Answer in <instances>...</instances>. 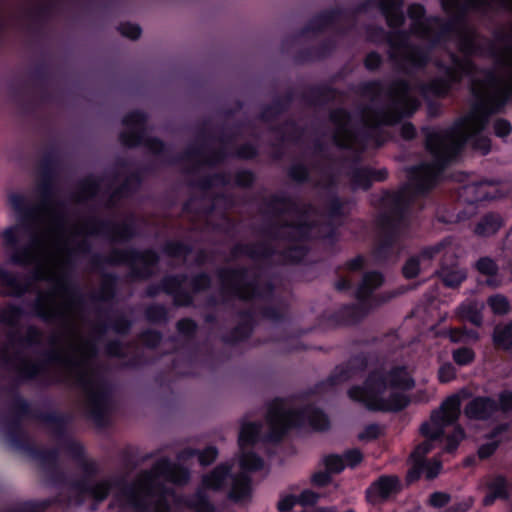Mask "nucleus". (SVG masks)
<instances>
[{
    "instance_id": "e2e57ef3",
    "label": "nucleus",
    "mask_w": 512,
    "mask_h": 512,
    "mask_svg": "<svg viewBox=\"0 0 512 512\" xmlns=\"http://www.w3.org/2000/svg\"><path fill=\"white\" fill-rule=\"evenodd\" d=\"M458 315L474 326L480 327L483 323L482 309L476 302L462 303L458 308Z\"/></svg>"
},
{
    "instance_id": "c9c22d12",
    "label": "nucleus",
    "mask_w": 512,
    "mask_h": 512,
    "mask_svg": "<svg viewBox=\"0 0 512 512\" xmlns=\"http://www.w3.org/2000/svg\"><path fill=\"white\" fill-rule=\"evenodd\" d=\"M497 412V401L490 396H476L464 407V414L470 420L487 421Z\"/></svg>"
},
{
    "instance_id": "ea45409f",
    "label": "nucleus",
    "mask_w": 512,
    "mask_h": 512,
    "mask_svg": "<svg viewBox=\"0 0 512 512\" xmlns=\"http://www.w3.org/2000/svg\"><path fill=\"white\" fill-rule=\"evenodd\" d=\"M324 188L328 191L324 203V211L328 221L335 222L336 220L344 218L346 216L345 205L347 204V200L337 194L335 190L336 182L332 176L329 177Z\"/></svg>"
},
{
    "instance_id": "1a4fd4ad",
    "label": "nucleus",
    "mask_w": 512,
    "mask_h": 512,
    "mask_svg": "<svg viewBox=\"0 0 512 512\" xmlns=\"http://www.w3.org/2000/svg\"><path fill=\"white\" fill-rule=\"evenodd\" d=\"M424 145L439 170H444L469 144V133L465 129L454 130V123L444 132L429 126L421 128Z\"/></svg>"
},
{
    "instance_id": "9d476101",
    "label": "nucleus",
    "mask_w": 512,
    "mask_h": 512,
    "mask_svg": "<svg viewBox=\"0 0 512 512\" xmlns=\"http://www.w3.org/2000/svg\"><path fill=\"white\" fill-rule=\"evenodd\" d=\"M70 451L73 452L72 456L76 461V466L82 473V478L73 485V492L78 497V499L75 500L77 504H81L85 497H92L98 502L102 501L108 496L113 486L121 484L122 480L114 476L106 477L95 482L94 478L100 472L99 463L87 458L83 454V450Z\"/></svg>"
},
{
    "instance_id": "393cba45",
    "label": "nucleus",
    "mask_w": 512,
    "mask_h": 512,
    "mask_svg": "<svg viewBox=\"0 0 512 512\" xmlns=\"http://www.w3.org/2000/svg\"><path fill=\"white\" fill-rule=\"evenodd\" d=\"M452 65L442 61L436 63V67L444 72L441 78L445 79L449 89L452 91L454 85L459 84L464 76L471 75L476 70V64L470 58H460L455 53L450 54Z\"/></svg>"
},
{
    "instance_id": "2eb2a0df",
    "label": "nucleus",
    "mask_w": 512,
    "mask_h": 512,
    "mask_svg": "<svg viewBox=\"0 0 512 512\" xmlns=\"http://www.w3.org/2000/svg\"><path fill=\"white\" fill-rule=\"evenodd\" d=\"M60 158L57 150L51 148L44 153L39 161V178L36 185V192L41 203L45 206L52 204L56 194V178Z\"/></svg>"
},
{
    "instance_id": "13d9d810",
    "label": "nucleus",
    "mask_w": 512,
    "mask_h": 512,
    "mask_svg": "<svg viewBox=\"0 0 512 512\" xmlns=\"http://www.w3.org/2000/svg\"><path fill=\"white\" fill-rule=\"evenodd\" d=\"M271 131L279 134L281 141H296L303 134V129L294 119H287L282 124L273 126Z\"/></svg>"
},
{
    "instance_id": "58836bf2",
    "label": "nucleus",
    "mask_w": 512,
    "mask_h": 512,
    "mask_svg": "<svg viewBox=\"0 0 512 512\" xmlns=\"http://www.w3.org/2000/svg\"><path fill=\"white\" fill-rule=\"evenodd\" d=\"M338 94V89L329 84H316L301 93L300 99L310 107H321L333 102Z\"/></svg>"
},
{
    "instance_id": "5fc2aeb1",
    "label": "nucleus",
    "mask_w": 512,
    "mask_h": 512,
    "mask_svg": "<svg viewBox=\"0 0 512 512\" xmlns=\"http://www.w3.org/2000/svg\"><path fill=\"white\" fill-rule=\"evenodd\" d=\"M37 421L47 425L56 435H63L66 431L67 417L58 411L44 412L40 410Z\"/></svg>"
},
{
    "instance_id": "39448f33",
    "label": "nucleus",
    "mask_w": 512,
    "mask_h": 512,
    "mask_svg": "<svg viewBox=\"0 0 512 512\" xmlns=\"http://www.w3.org/2000/svg\"><path fill=\"white\" fill-rule=\"evenodd\" d=\"M383 212L377 218L381 238L372 250L379 262L387 261L400 237L401 228L408 225L411 198L406 189L385 190L380 199Z\"/></svg>"
},
{
    "instance_id": "412c9836",
    "label": "nucleus",
    "mask_w": 512,
    "mask_h": 512,
    "mask_svg": "<svg viewBox=\"0 0 512 512\" xmlns=\"http://www.w3.org/2000/svg\"><path fill=\"white\" fill-rule=\"evenodd\" d=\"M403 0H364L354 9L356 14L367 13L372 8H378L385 17L389 28H399L405 24L406 16L403 11Z\"/></svg>"
},
{
    "instance_id": "a211bd4d",
    "label": "nucleus",
    "mask_w": 512,
    "mask_h": 512,
    "mask_svg": "<svg viewBox=\"0 0 512 512\" xmlns=\"http://www.w3.org/2000/svg\"><path fill=\"white\" fill-rule=\"evenodd\" d=\"M404 391H392L388 397L384 394L375 395L372 392H361L359 399H351L354 402L363 404L369 411L398 413L405 410L411 403Z\"/></svg>"
},
{
    "instance_id": "3c124183",
    "label": "nucleus",
    "mask_w": 512,
    "mask_h": 512,
    "mask_svg": "<svg viewBox=\"0 0 512 512\" xmlns=\"http://www.w3.org/2000/svg\"><path fill=\"white\" fill-rule=\"evenodd\" d=\"M133 322L123 313L117 314L109 323H99L95 329L98 338L105 335L108 329L113 330L116 334L125 336L128 335Z\"/></svg>"
},
{
    "instance_id": "7ed1b4c3",
    "label": "nucleus",
    "mask_w": 512,
    "mask_h": 512,
    "mask_svg": "<svg viewBox=\"0 0 512 512\" xmlns=\"http://www.w3.org/2000/svg\"><path fill=\"white\" fill-rule=\"evenodd\" d=\"M189 480V471L161 458L150 470L143 471L124 489L126 506L123 512H170L166 483L183 485Z\"/></svg>"
},
{
    "instance_id": "6e6d98bb",
    "label": "nucleus",
    "mask_w": 512,
    "mask_h": 512,
    "mask_svg": "<svg viewBox=\"0 0 512 512\" xmlns=\"http://www.w3.org/2000/svg\"><path fill=\"white\" fill-rule=\"evenodd\" d=\"M494 346L512 355V321L503 326H496L492 333Z\"/></svg>"
},
{
    "instance_id": "473e14b6",
    "label": "nucleus",
    "mask_w": 512,
    "mask_h": 512,
    "mask_svg": "<svg viewBox=\"0 0 512 512\" xmlns=\"http://www.w3.org/2000/svg\"><path fill=\"white\" fill-rule=\"evenodd\" d=\"M365 316L363 307L359 304H345L338 310L324 315L327 325L332 328L349 326L359 323Z\"/></svg>"
},
{
    "instance_id": "49530a36",
    "label": "nucleus",
    "mask_w": 512,
    "mask_h": 512,
    "mask_svg": "<svg viewBox=\"0 0 512 512\" xmlns=\"http://www.w3.org/2000/svg\"><path fill=\"white\" fill-rule=\"evenodd\" d=\"M118 282L119 277L117 274L112 272L103 273L99 290L91 294V300L96 302L112 301L117 295Z\"/></svg>"
},
{
    "instance_id": "cd10ccee",
    "label": "nucleus",
    "mask_w": 512,
    "mask_h": 512,
    "mask_svg": "<svg viewBox=\"0 0 512 512\" xmlns=\"http://www.w3.org/2000/svg\"><path fill=\"white\" fill-rule=\"evenodd\" d=\"M507 479L502 475H487L483 477L477 486V490L485 493L484 506H491L496 500H505L509 496Z\"/></svg>"
},
{
    "instance_id": "4468645a",
    "label": "nucleus",
    "mask_w": 512,
    "mask_h": 512,
    "mask_svg": "<svg viewBox=\"0 0 512 512\" xmlns=\"http://www.w3.org/2000/svg\"><path fill=\"white\" fill-rule=\"evenodd\" d=\"M8 392L13 399L9 409L11 417L7 420L5 427L7 435L14 441V448H42L17 440L22 433V421L26 418L37 421L40 410L33 408L30 402L20 395L17 388H9Z\"/></svg>"
},
{
    "instance_id": "2f4dec72",
    "label": "nucleus",
    "mask_w": 512,
    "mask_h": 512,
    "mask_svg": "<svg viewBox=\"0 0 512 512\" xmlns=\"http://www.w3.org/2000/svg\"><path fill=\"white\" fill-rule=\"evenodd\" d=\"M393 32H387L382 26L367 25L365 28L367 40L371 43H387L390 47L406 45L409 40L408 31L399 28H392Z\"/></svg>"
},
{
    "instance_id": "de8ad7c7",
    "label": "nucleus",
    "mask_w": 512,
    "mask_h": 512,
    "mask_svg": "<svg viewBox=\"0 0 512 512\" xmlns=\"http://www.w3.org/2000/svg\"><path fill=\"white\" fill-rule=\"evenodd\" d=\"M427 20L430 21V24L433 23L439 26L436 32H433L430 28L428 33L423 32L421 34L423 37L429 40L431 48H434L440 45L442 42H445L452 33L456 32L452 26V23H450L448 20L444 21L439 16H429Z\"/></svg>"
},
{
    "instance_id": "69168bd1",
    "label": "nucleus",
    "mask_w": 512,
    "mask_h": 512,
    "mask_svg": "<svg viewBox=\"0 0 512 512\" xmlns=\"http://www.w3.org/2000/svg\"><path fill=\"white\" fill-rule=\"evenodd\" d=\"M144 317L150 324H166L169 321V311L164 304L153 303L145 308Z\"/></svg>"
},
{
    "instance_id": "c03bdc74",
    "label": "nucleus",
    "mask_w": 512,
    "mask_h": 512,
    "mask_svg": "<svg viewBox=\"0 0 512 512\" xmlns=\"http://www.w3.org/2000/svg\"><path fill=\"white\" fill-rule=\"evenodd\" d=\"M32 314L46 323H56L65 320V313L58 308L49 307L46 303V296L38 294L36 300L31 304Z\"/></svg>"
},
{
    "instance_id": "a19ab883",
    "label": "nucleus",
    "mask_w": 512,
    "mask_h": 512,
    "mask_svg": "<svg viewBox=\"0 0 512 512\" xmlns=\"http://www.w3.org/2000/svg\"><path fill=\"white\" fill-rule=\"evenodd\" d=\"M230 253L233 258L247 256L253 260H258L270 259L277 254V251L271 244L259 242L252 244L237 243L232 247Z\"/></svg>"
},
{
    "instance_id": "338daca9",
    "label": "nucleus",
    "mask_w": 512,
    "mask_h": 512,
    "mask_svg": "<svg viewBox=\"0 0 512 512\" xmlns=\"http://www.w3.org/2000/svg\"><path fill=\"white\" fill-rule=\"evenodd\" d=\"M385 86L382 80L374 79L364 81L358 84L356 92L363 98L376 100L384 92Z\"/></svg>"
},
{
    "instance_id": "6e6552de",
    "label": "nucleus",
    "mask_w": 512,
    "mask_h": 512,
    "mask_svg": "<svg viewBox=\"0 0 512 512\" xmlns=\"http://www.w3.org/2000/svg\"><path fill=\"white\" fill-rule=\"evenodd\" d=\"M160 256L152 248L138 249L135 247L113 248L108 255L94 254L91 266L95 271H101L105 265L130 268V277L135 281H146L153 277L154 268L158 266Z\"/></svg>"
},
{
    "instance_id": "4c0bfd02",
    "label": "nucleus",
    "mask_w": 512,
    "mask_h": 512,
    "mask_svg": "<svg viewBox=\"0 0 512 512\" xmlns=\"http://www.w3.org/2000/svg\"><path fill=\"white\" fill-rule=\"evenodd\" d=\"M294 100L295 92L290 88L282 96H276L270 104L263 106L258 119L264 123L274 122L290 109Z\"/></svg>"
},
{
    "instance_id": "c756f323",
    "label": "nucleus",
    "mask_w": 512,
    "mask_h": 512,
    "mask_svg": "<svg viewBox=\"0 0 512 512\" xmlns=\"http://www.w3.org/2000/svg\"><path fill=\"white\" fill-rule=\"evenodd\" d=\"M4 245L13 249L10 256L12 264L17 266H26L32 263L34 257L31 245L19 246V236L17 227L11 226L2 232Z\"/></svg>"
},
{
    "instance_id": "bb28decb",
    "label": "nucleus",
    "mask_w": 512,
    "mask_h": 512,
    "mask_svg": "<svg viewBox=\"0 0 512 512\" xmlns=\"http://www.w3.org/2000/svg\"><path fill=\"white\" fill-rule=\"evenodd\" d=\"M281 228H288L289 231L284 235H280L275 229L276 225H272L265 232L273 239L282 238L292 243H304L311 239V232L316 227L314 221L299 220V221H285L280 225Z\"/></svg>"
},
{
    "instance_id": "a18cd8bd",
    "label": "nucleus",
    "mask_w": 512,
    "mask_h": 512,
    "mask_svg": "<svg viewBox=\"0 0 512 512\" xmlns=\"http://www.w3.org/2000/svg\"><path fill=\"white\" fill-rule=\"evenodd\" d=\"M418 92L424 100L431 99H446L450 94L451 90L445 79L441 76L434 77L428 82H420L417 85Z\"/></svg>"
},
{
    "instance_id": "37998d69",
    "label": "nucleus",
    "mask_w": 512,
    "mask_h": 512,
    "mask_svg": "<svg viewBox=\"0 0 512 512\" xmlns=\"http://www.w3.org/2000/svg\"><path fill=\"white\" fill-rule=\"evenodd\" d=\"M265 206L276 215L286 213H295L301 216L307 215L306 210L302 209L300 204L294 198L286 194L271 195L265 202Z\"/></svg>"
},
{
    "instance_id": "f257e3e1",
    "label": "nucleus",
    "mask_w": 512,
    "mask_h": 512,
    "mask_svg": "<svg viewBox=\"0 0 512 512\" xmlns=\"http://www.w3.org/2000/svg\"><path fill=\"white\" fill-rule=\"evenodd\" d=\"M268 430L262 434V422L243 421L238 434V448H248L259 442L279 444L293 430L325 432L330 429L329 416L314 404L287 408L285 399L276 397L268 405Z\"/></svg>"
},
{
    "instance_id": "20e7f679",
    "label": "nucleus",
    "mask_w": 512,
    "mask_h": 512,
    "mask_svg": "<svg viewBox=\"0 0 512 512\" xmlns=\"http://www.w3.org/2000/svg\"><path fill=\"white\" fill-rule=\"evenodd\" d=\"M410 82L404 78L392 81L387 90L389 102L385 106H365L362 114L369 113L370 117L364 119L362 136L365 140L375 139L381 134L383 127H395L401 124L400 136L405 141H412L417 137V129L412 122H403L412 118L421 107L420 100L412 96Z\"/></svg>"
},
{
    "instance_id": "4d7b16f0",
    "label": "nucleus",
    "mask_w": 512,
    "mask_h": 512,
    "mask_svg": "<svg viewBox=\"0 0 512 512\" xmlns=\"http://www.w3.org/2000/svg\"><path fill=\"white\" fill-rule=\"evenodd\" d=\"M162 253L170 258L185 260L193 252V246L181 240H167L162 248Z\"/></svg>"
},
{
    "instance_id": "864d4df0",
    "label": "nucleus",
    "mask_w": 512,
    "mask_h": 512,
    "mask_svg": "<svg viewBox=\"0 0 512 512\" xmlns=\"http://www.w3.org/2000/svg\"><path fill=\"white\" fill-rule=\"evenodd\" d=\"M37 421L47 425L56 435H63L66 431L67 417L58 411L44 412L40 410Z\"/></svg>"
},
{
    "instance_id": "8fccbe9b",
    "label": "nucleus",
    "mask_w": 512,
    "mask_h": 512,
    "mask_svg": "<svg viewBox=\"0 0 512 512\" xmlns=\"http://www.w3.org/2000/svg\"><path fill=\"white\" fill-rule=\"evenodd\" d=\"M504 225L503 218L499 213L489 212L483 215L474 228L478 236L488 237L496 234Z\"/></svg>"
},
{
    "instance_id": "e433bc0d",
    "label": "nucleus",
    "mask_w": 512,
    "mask_h": 512,
    "mask_svg": "<svg viewBox=\"0 0 512 512\" xmlns=\"http://www.w3.org/2000/svg\"><path fill=\"white\" fill-rule=\"evenodd\" d=\"M475 31H465L459 40V50L466 56H484L487 55L496 60H500V52L496 45L488 41V46L485 48L483 45L477 42Z\"/></svg>"
},
{
    "instance_id": "aec40b11",
    "label": "nucleus",
    "mask_w": 512,
    "mask_h": 512,
    "mask_svg": "<svg viewBox=\"0 0 512 512\" xmlns=\"http://www.w3.org/2000/svg\"><path fill=\"white\" fill-rule=\"evenodd\" d=\"M363 459L361 450H345L344 455L331 454L324 459L325 470L318 471L312 476L315 486H325L331 481V474L340 473L345 467L354 468Z\"/></svg>"
},
{
    "instance_id": "72a5a7b5",
    "label": "nucleus",
    "mask_w": 512,
    "mask_h": 512,
    "mask_svg": "<svg viewBox=\"0 0 512 512\" xmlns=\"http://www.w3.org/2000/svg\"><path fill=\"white\" fill-rule=\"evenodd\" d=\"M407 48V52L403 56L402 70L406 74H411L414 71L425 69L431 60V47H424L417 44H409L402 46Z\"/></svg>"
},
{
    "instance_id": "ddd939ff",
    "label": "nucleus",
    "mask_w": 512,
    "mask_h": 512,
    "mask_svg": "<svg viewBox=\"0 0 512 512\" xmlns=\"http://www.w3.org/2000/svg\"><path fill=\"white\" fill-rule=\"evenodd\" d=\"M461 400L458 395L448 396L431 412L429 421L420 426V433L428 440H440L445 436V428L457 423L460 416Z\"/></svg>"
},
{
    "instance_id": "dca6fc26",
    "label": "nucleus",
    "mask_w": 512,
    "mask_h": 512,
    "mask_svg": "<svg viewBox=\"0 0 512 512\" xmlns=\"http://www.w3.org/2000/svg\"><path fill=\"white\" fill-rule=\"evenodd\" d=\"M88 233L91 235H103L112 242L126 243L138 235L134 216L131 215L125 221L116 223L110 220L93 218L86 223Z\"/></svg>"
},
{
    "instance_id": "6ab92c4d",
    "label": "nucleus",
    "mask_w": 512,
    "mask_h": 512,
    "mask_svg": "<svg viewBox=\"0 0 512 512\" xmlns=\"http://www.w3.org/2000/svg\"><path fill=\"white\" fill-rule=\"evenodd\" d=\"M403 482L396 474H382L374 479L365 491L366 501L373 505L387 503L402 491Z\"/></svg>"
},
{
    "instance_id": "f3484780",
    "label": "nucleus",
    "mask_w": 512,
    "mask_h": 512,
    "mask_svg": "<svg viewBox=\"0 0 512 512\" xmlns=\"http://www.w3.org/2000/svg\"><path fill=\"white\" fill-rule=\"evenodd\" d=\"M442 171L443 170H439L437 165L434 164L433 158L431 163H421L408 169L409 185L402 189L407 190L411 198V204L413 203V197L410 192L415 196L427 195L436 186L439 174Z\"/></svg>"
},
{
    "instance_id": "0eeeda50",
    "label": "nucleus",
    "mask_w": 512,
    "mask_h": 512,
    "mask_svg": "<svg viewBox=\"0 0 512 512\" xmlns=\"http://www.w3.org/2000/svg\"><path fill=\"white\" fill-rule=\"evenodd\" d=\"M248 274L249 268L245 266L222 267L217 270V277L221 282L222 304H227L230 298H236L243 302L273 299L274 283L271 280L261 283L259 275L256 273L251 280L247 281Z\"/></svg>"
},
{
    "instance_id": "052dcab7",
    "label": "nucleus",
    "mask_w": 512,
    "mask_h": 512,
    "mask_svg": "<svg viewBox=\"0 0 512 512\" xmlns=\"http://www.w3.org/2000/svg\"><path fill=\"white\" fill-rule=\"evenodd\" d=\"M476 269L480 274H483L488 277V286L496 288L500 285V281L496 279V276L498 274V265L492 258L487 256L481 257L476 262Z\"/></svg>"
},
{
    "instance_id": "bf43d9fd",
    "label": "nucleus",
    "mask_w": 512,
    "mask_h": 512,
    "mask_svg": "<svg viewBox=\"0 0 512 512\" xmlns=\"http://www.w3.org/2000/svg\"><path fill=\"white\" fill-rule=\"evenodd\" d=\"M28 457L39 460L43 468L47 470H56L59 467L58 459L61 450H25Z\"/></svg>"
},
{
    "instance_id": "f8f14e48",
    "label": "nucleus",
    "mask_w": 512,
    "mask_h": 512,
    "mask_svg": "<svg viewBox=\"0 0 512 512\" xmlns=\"http://www.w3.org/2000/svg\"><path fill=\"white\" fill-rule=\"evenodd\" d=\"M511 85L512 75L507 90L502 93L501 97L493 98L490 102L483 97L479 89L472 87L471 92L477 102L467 115L454 121V130L465 129L468 133H483L489 123L490 116L500 112L507 104L509 96L512 94Z\"/></svg>"
},
{
    "instance_id": "0e129e2a",
    "label": "nucleus",
    "mask_w": 512,
    "mask_h": 512,
    "mask_svg": "<svg viewBox=\"0 0 512 512\" xmlns=\"http://www.w3.org/2000/svg\"><path fill=\"white\" fill-rule=\"evenodd\" d=\"M309 253V248L306 245L294 244L281 250L279 255L287 264L298 265L304 261Z\"/></svg>"
},
{
    "instance_id": "09e8293b",
    "label": "nucleus",
    "mask_w": 512,
    "mask_h": 512,
    "mask_svg": "<svg viewBox=\"0 0 512 512\" xmlns=\"http://www.w3.org/2000/svg\"><path fill=\"white\" fill-rule=\"evenodd\" d=\"M356 377L347 363L337 365L327 378L316 384L317 390L323 391L334 388Z\"/></svg>"
},
{
    "instance_id": "c85d7f7f",
    "label": "nucleus",
    "mask_w": 512,
    "mask_h": 512,
    "mask_svg": "<svg viewBox=\"0 0 512 512\" xmlns=\"http://www.w3.org/2000/svg\"><path fill=\"white\" fill-rule=\"evenodd\" d=\"M150 171V166H146L129 173L124 181L110 195L106 204L107 207L115 206L117 200L128 199L135 195L142 186L144 173Z\"/></svg>"
},
{
    "instance_id": "f704fd0d",
    "label": "nucleus",
    "mask_w": 512,
    "mask_h": 512,
    "mask_svg": "<svg viewBox=\"0 0 512 512\" xmlns=\"http://www.w3.org/2000/svg\"><path fill=\"white\" fill-rule=\"evenodd\" d=\"M459 202L476 205L496 198L486 181L474 182L463 185L457 192Z\"/></svg>"
},
{
    "instance_id": "5701e85b",
    "label": "nucleus",
    "mask_w": 512,
    "mask_h": 512,
    "mask_svg": "<svg viewBox=\"0 0 512 512\" xmlns=\"http://www.w3.org/2000/svg\"><path fill=\"white\" fill-rule=\"evenodd\" d=\"M444 12L452 14L449 22L456 31L466 29L468 13L471 8H490L487 0H439Z\"/></svg>"
},
{
    "instance_id": "774afa93",
    "label": "nucleus",
    "mask_w": 512,
    "mask_h": 512,
    "mask_svg": "<svg viewBox=\"0 0 512 512\" xmlns=\"http://www.w3.org/2000/svg\"><path fill=\"white\" fill-rule=\"evenodd\" d=\"M350 180L355 188H361L364 191L369 190L372 185V173L370 167H354L350 172Z\"/></svg>"
},
{
    "instance_id": "423d86ee",
    "label": "nucleus",
    "mask_w": 512,
    "mask_h": 512,
    "mask_svg": "<svg viewBox=\"0 0 512 512\" xmlns=\"http://www.w3.org/2000/svg\"><path fill=\"white\" fill-rule=\"evenodd\" d=\"M263 468L264 461L255 450H240L236 461L217 466L203 478V484L215 490L227 489L231 499L243 501L251 494L250 473Z\"/></svg>"
},
{
    "instance_id": "7c9ffc66",
    "label": "nucleus",
    "mask_w": 512,
    "mask_h": 512,
    "mask_svg": "<svg viewBox=\"0 0 512 512\" xmlns=\"http://www.w3.org/2000/svg\"><path fill=\"white\" fill-rule=\"evenodd\" d=\"M343 15L344 9L339 7L323 10L308 20L299 30L297 37H305L310 33H321L336 24Z\"/></svg>"
},
{
    "instance_id": "9b49d317",
    "label": "nucleus",
    "mask_w": 512,
    "mask_h": 512,
    "mask_svg": "<svg viewBox=\"0 0 512 512\" xmlns=\"http://www.w3.org/2000/svg\"><path fill=\"white\" fill-rule=\"evenodd\" d=\"M415 387V380L408 374L405 366L397 365L388 371L382 368L371 370L362 385H353L347 391L349 399H359L361 392L375 395L385 394L388 388L396 391H410Z\"/></svg>"
},
{
    "instance_id": "680f3d73",
    "label": "nucleus",
    "mask_w": 512,
    "mask_h": 512,
    "mask_svg": "<svg viewBox=\"0 0 512 512\" xmlns=\"http://www.w3.org/2000/svg\"><path fill=\"white\" fill-rule=\"evenodd\" d=\"M102 179L95 175H88L79 182L78 201L93 198L100 190Z\"/></svg>"
},
{
    "instance_id": "79ce46f5",
    "label": "nucleus",
    "mask_w": 512,
    "mask_h": 512,
    "mask_svg": "<svg viewBox=\"0 0 512 512\" xmlns=\"http://www.w3.org/2000/svg\"><path fill=\"white\" fill-rule=\"evenodd\" d=\"M384 281V275L380 271L371 270L365 272L355 290V298L360 304H367L374 291L380 288Z\"/></svg>"
},
{
    "instance_id": "b1692460",
    "label": "nucleus",
    "mask_w": 512,
    "mask_h": 512,
    "mask_svg": "<svg viewBox=\"0 0 512 512\" xmlns=\"http://www.w3.org/2000/svg\"><path fill=\"white\" fill-rule=\"evenodd\" d=\"M142 145L145 146L152 154L162 157L164 162L168 165H178L184 161H190L204 155L202 147L192 146L180 154L169 156L170 149L162 139L158 137H148L147 135L145 136Z\"/></svg>"
},
{
    "instance_id": "a878e982",
    "label": "nucleus",
    "mask_w": 512,
    "mask_h": 512,
    "mask_svg": "<svg viewBox=\"0 0 512 512\" xmlns=\"http://www.w3.org/2000/svg\"><path fill=\"white\" fill-rule=\"evenodd\" d=\"M240 321L221 336V341L230 346L245 342L252 336L256 327V316L252 309H242L237 312Z\"/></svg>"
},
{
    "instance_id": "f03ea898",
    "label": "nucleus",
    "mask_w": 512,
    "mask_h": 512,
    "mask_svg": "<svg viewBox=\"0 0 512 512\" xmlns=\"http://www.w3.org/2000/svg\"><path fill=\"white\" fill-rule=\"evenodd\" d=\"M41 361H32L19 357L20 365L15 368L17 381L19 383L38 380L46 374V366L50 364H61L76 370L75 384L86 396V409L88 417L98 426L106 423V414L112 397L110 384L103 378L94 379L93 371L87 370L88 361L86 358H64L58 351H46Z\"/></svg>"
},
{
    "instance_id": "603ef678",
    "label": "nucleus",
    "mask_w": 512,
    "mask_h": 512,
    "mask_svg": "<svg viewBox=\"0 0 512 512\" xmlns=\"http://www.w3.org/2000/svg\"><path fill=\"white\" fill-rule=\"evenodd\" d=\"M408 17L413 21L412 27L415 33H428L430 31V21L426 17V8L421 3H412L407 9Z\"/></svg>"
},
{
    "instance_id": "4be33fe9",
    "label": "nucleus",
    "mask_w": 512,
    "mask_h": 512,
    "mask_svg": "<svg viewBox=\"0 0 512 512\" xmlns=\"http://www.w3.org/2000/svg\"><path fill=\"white\" fill-rule=\"evenodd\" d=\"M427 450H413L409 456V469L406 474L407 484L417 481L421 476L431 480L438 476L441 463L426 456Z\"/></svg>"
}]
</instances>
